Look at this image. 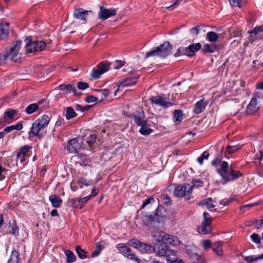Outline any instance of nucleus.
Segmentation results:
<instances>
[{"instance_id":"1","label":"nucleus","mask_w":263,"mask_h":263,"mask_svg":"<svg viewBox=\"0 0 263 263\" xmlns=\"http://www.w3.org/2000/svg\"><path fill=\"white\" fill-rule=\"evenodd\" d=\"M217 173L222 179V184L233 181L243 176L241 172L234 170L231 166H229L228 162L225 161H223L222 164L218 170Z\"/></svg>"},{"instance_id":"2","label":"nucleus","mask_w":263,"mask_h":263,"mask_svg":"<svg viewBox=\"0 0 263 263\" xmlns=\"http://www.w3.org/2000/svg\"><path fill=\"white\" fill-rule=\"evenodd\" d=\"M22 46V41H17L10 49H6L3 53L0 54V64L5 63L7 61L18 62L21 59L20 50Z\"/></svg>"},{"instance_id":"3","label":"nucleus","mask_w":263,"mask_h":263,"mask_svg":"<svg viewBox=\"0 0 263 263\" xmlns=\"http://www.w3.org/2000/svg\"><path fill=\"white\" fill-rule=\"evenodd\" d=\"M153 249L156 256L165 257L168 263L176 258V252L170 249L165 242L156 241L155 243Z\"/></svg>"},{"instance_id":"4","label":"nucleus","mask_w":263,"mask_h":263,"mask_svg":"<svg viewBox=\"0 0 263 263\" xmlns=\"http://www.w3.org/2000/svg\"><path fill=\"white\" fill-rule=\"evenodd\" d=\"M172 48V46L170 42L166 41L159 46L154 47L150 51L147 52L145 58L155 56L165 58L171 54Z\"/></svg>"},{"instance_id":"5","label":"nucleus","mask_w":263,"mask_h":263,"mask_svg":"<svg viewBox=\"0 0 263 263\" xmlns=\"http://www.w3.org/2000/svg\"><path fill=\"white\" fill-rule=\"evenodd\" d=\"M50 120L48 115H42L33 122L29 134H32L34 136H39V132L48 125Z\"/></svg>"},{"instance_id":"6","label":"nucleus","mask_w":263,"mask_h":263,"mask_svg":"<svg viewBox=\"0 0 263 263\" xmlns=\"http://www.w3.org/2000/svg\"><path fill=\"white\" fill-rule=\"evenodd\" d=\"M27 42L25 49L28 53H35L43 51L46 46V43L43 41H32L31 36L26 37Z\"/></svg>"},{"instance_id":"7","label":"nucleus","mask_w":263,"mask_h":263,"mask_svg":"<svg viewBox=\"0 0 263 263\" xmlns=\"http://www.w3.org/2000/svg\"><path fill=\"white\" fill-rule=\"evenodd\" d=\"M83 142L82 137H78L74 138L67 142L65 149L70 154H77L81 149Z\"/></svg>"},{"instance_id":"8","label":"nucleus","mask_w":263,"mask_h":263,"mask_svg":"<svg viewBox=\"0 0 263 263\" xmlns=\"http://www.w3.org/2000/svg\"><path fill=\"white\" fill-rule=\"evenodd\" d=\"M204 220L202 222V224L197 228V231L202 235H206L211 233L212 231V217L208 213L204 212Z\"/></svg>"},{"instance_id":"9","label":"nucleus","mask_w":263,"mask_h":263,"mask_svg":"<svg viewBox=\"0 0 263 263\" xmlns=\"http://www.w3.org/2000/svg\"><path fill=\"white\" fill-rule=\"evenodd\" d=\"M192 193V187H191L189 184H184L183 185H179L174 191V194L176 197H185L186 199H190Z\"/></svg>"},{"instance_id":"10","label":"nucleus","mask_w":263,"mask_h":263,"mask_svg":"<svg viewBox=\"0 0 263 263\" xmlns=\"http://www.w3.org/2000/svg\"><path fill=\"white\" fill-rule=\"evenodd\" d=\"M158 210L153 214H146L143 217V221L145 223L150 227H157L156 224H158L162 219V216L158 214Z\"/></svg>"},{"instance_id":"11","label":"nucleus","mask_w":263,"mask_h":263,"mask_svg":"<svg viewBox=\"0 0 263 263\" xmlns=\"http://www.w3.org/2000/svg\"><path fill=\"white\" fill-rule=\"evenodd\" d=\"M117 248L119 249L120 252L127 258L137 261L140 263L141 260L138 258L137 256L135 253L131 250L130 248H128L123 243L118 244Z\"/></svg>"},{"instance_id":"12","label":"nucleus","mask_w":263,"mask_h":263,"mask_svg":"<svg viewBox=\"0 0 263 263\" xmlns=\"http://www.w3.org/2000/svg\"><path fill=\"white\" fill-rule=\"evenodd\" d=\"M166 99L164 95L152 96L149 98V100L152 104L161 106L165 108L173 105L172 102L166 101Z\"/></svg>"},{"instance_id":"13","label":"nucleus","mask_w":263,"mask_h":263,"mask_svg":"<svg viewBox=\"0 0 263 263\" xmlns=\"http://www.w3.org/2000/svg\"><path fill=\"white\" fill-rule=\"evenodd\" d=\"M108 69V64L101 62L97 66L96 68L92 69L90 76L94 79H99L103 73L106 72Z\"/></svg>"},{"instance_id":"14","label":"nucleus","mask_w":263,"mask_h":263,"mask_svg":"<svg viewBox=\"0 0 263 263\" xmlns=\"http://www.w3.org/2000/svg\"><path fill=\"white\" fill-rule=\"evenodd\" d=\"M116 9L114 8L109 9L105 8L103 6L100 7V11L98 13V17L102 20H105L111 16L116 15Z\"/></svg>"},{"instance_id":"15","label":"nucleus","mask_w":263,"mask_h":263,"mask_svg":"<svg viewBox=\"0 0 263 263\" xmlns=\"http://www.w3.org/2000/svg\"><path fill=\"white\" fill-rule=\"evenodd\" d=\"M32 148V146L29 145H25L21 147L19 151L17 153L16 158L20 160L23 164H25L26 159L30 156L29 151Z\"/></svg>"},{"instance_id":"16","label":"nucleus","mask_w":263,"mask_h":263,"mask_svg":"<svg viewBox=\"0 0 263 263\" xmlns=\"http://www.w3.org/2000/svg\"><path fill=\"white\" fill-rule=\"evenodd\" d=\"M138 77H132L128 78L123 80L118 85L117 89L115 92V96L116 95L117 92L120 90L121 88H124L130 85H135L138 81Z\"/></svg>"},{"instance_id":"17","label":"nucleus","mask_w":263,"mask_h":263,"mask_svg":"<svg viewBox=\"0 0 263 263\" xmlns=\"http://www.w3.org/2000/svg\"><path fill=\"white\" fill-rule=\"evenodd\" d=\"M259 107L257 106V102L256 98L254 96L251 100L249 104L248 105L246 112L248 115H253L255 113L258 109Z\"/></svg>"},{"instance_id":"18","label":"nucleus","mask_w":263,"mask_h":263,"mask_svg":"<svg viewBox=\"0 0 263 263\" xmlns=\"http://www.w3.org/2000/svg\"><path fill=\"white\" fill-rule=\"evenodd\" d=\"M73 15L74 18L81 19L83 20L84 23H86V17L88 15V11H86L82 8H79L74 10Z\"/></svg>"},{"instance_id":"19","label":"nucleus","mask_w":263,"mask_h":263,"mask_svg":"<svg viewBox=\"0 0 263 263\" xmlns=\"http://www.w3.org/2000/svg\"><path fill=\"white\" fill-rule=\"evenodd\" d=\"M208 105V102L204 100V99H201L198 101L195 105L194 112L196 114H199L204 111L206 106Z\"/></svg>"},{"instance_id":"20","label":"nucleus","mask_w":263,"mask_h":263,"mask_svg":"<svg viewBox=\"0 0 263 263\" xmlns=\"http://www.w3.org/2000/svg\"><path fill=\"white\" fill-rule=\"evenodd\" d=\"M9 35V23L0 24V40L6 39Z\"/></svg>"},{"instance_id":"21","label":"nucleus","mask_w":263,"mask_h":263,"mask_svg":"<svg viewBox=\"0 0 263 263\" xmlns=\"http://www.w3.org/2000/svg\"><path fill=\"white\" fill-rule=\"evenodd\" d=\"M201 48V44L200 43L192 44L186 47V51L187 55L191 57L192 55L191 53H195L200 49Z\"/></svg>"},{"instance_id":"22","label":"nucleus","mask_w":263,"mask_h":263,"mask_svg":"<svg viewBox=\"0 0 263 263\" xmlns=\"http://www.w3.org/2000/svg\"><path fill=\"white\" fill-rule=\"evenodd\" d=\"M142 253H152L154 252L153 247L145 242H141L138 249Z\"/></svg>"},{"instance_id":"23","label":"nucleus","mask_w":263,"mask_h":263,"mask_svg":"<svg viewBox=\"0 0 263 263\" xmlns=\"http://www.w3.org/2000/svg\"><path fill=\"white\" fill-rule=\"evenodd\" d=\"M165 243H168L171 245L177 246L180 244V241L179 238L175 236L170 235L167 234L166 236V239L164 242Z\"/></svg>"},{"instance_id":"24","label":"nucleus","mask_w":263,"mask_h":263,"mask_svg":"<svg viewBox=\"0 0 263 263\" xmlns=\"http://www.w3.org/2000/svg\"><path fill=\"white\" fill-rule=\"evenodd\" d=\"M167 234L161 231H155L152 233V236L156 239V241H163L166 239Z\"/></svg>"},{"instance_id":"25","label":"nucleus","mask_w":263,"mask_h":263,"mask_svg":"<svg viewBox=\"0 0 263 263\" xmlns=\"http://www.w3.org/2000/svg\"><path fill=\"white\" fill-rule=\"evenodd\" d=\"M217 46L215 44H205L202 48L204 53H213L217 50Z\"/></svg>"},{"instance_id":"26","label":"nucleus","mask_w":263,"mask_h":263,"mask_svg":"<svg viewBox=\"0 0 263 263\" xmlns=\"http://www.w3.org/2000/svg\"><path fill=\"white\" fill-rule=\"evenodd\" d=\"M49 200L51 202L52 206L54 208L60 207L63 202L62 199L55 195L50 196Z\"/></svg>"},{"instance_id":"27","label":"nucleus","mask_w":263,"mask_h":263,"mask_svg":"<svg viewBox=\"0 0 263 263\" xmlns=\"http://www.w3.org/2000/svg\"><path fill=\"white\" fill-rule=\"evenodd\" d=\"M64 252L66 256L67 263H71L76 261V256L71 251L66 250Z\"/></svg>"},{"instance_id":"28","label":"nucleus","mask_w":263,"mask_h":263,"mask_svg":"<svg viewBox=\"0 0 263 263\" xmlns=\"http://www.w3.org/2000/svg\"><path fill=\"white\" fill-rule=\"evenodd\" d=\"M75 250L78 256L81 259H83L87 257V252L82 249L80 246H76L75 247Z\"/></svg>"},{"instance_id":"29","label":"nucleus","mask_w":263,"mask_h":263,"mask_svg":"<svg viewBox=\"0 0 263 263\" xmlns=\"http://www.w3.org/2000/svg\"><path fill=\"white\" fill-rule=\"evenodd\" d=\"M39 108V105L36 103H32L28 105L26 108L25 109V112L28 115H31L36 111H37Z\"/></svg>"},{"instance_id":"30","label":"nucleus","mask_w":263,"mask_h":263,"mask_svg":"<svg viewBox=\"0 0 263 263\" xmlns=\"http://www.w3.org/2000/svg\"><path fill=\"white\" fill-rule=\"evenodd\" d=\"M77 116V114L73 108L70 106L66 108L65 117L67 120H70Z\"/></svg>"},{"instance_id":"31","label":"nucleus","mask_w":263,"mask_h":263,"mask_svg":"<svg viewBox=\"0 0 263 263\" xmlns=\"http://www.w3.org/2000/svg\"><path fill=\"white\" fill-rule=\"evenodd\" d=\"M212 248L217 255L220 256L222 255V244L221 242L217 241L215 242L212 246Z\"/></svg>"},{"instance_id":"32","label":"nucleus","mask_w":263,"mask_h":263,"mask_svg":"<svg viewBox=\"0 0 263 263\" xmlns=\"http://www.w3.org/2000/svg\"><path fill=\"white\" fill-rule=\"evenodd\" d=\"M19 253L17 251L13 250L11 252L10 259L7 263H18Z\"/></svg>"},{"instance_id":"33","label":"nucleus","mask_w":263,"mask_h":263,"mask_svg":"<svg viewBox=\"0 0 263 263\" xmlns=\"http://www.w3.org/2000/svg\"><path fill=\"white\" fill-rule=\"evenodd\" d=\"M218 35L213 31H210L206 33V39L210 42H216L218 39Z\"/></svg>"},{"instance_id":"34","label":"nucleus","mask_w":263,"mask_h":263,"mask_svg":"<svg viewBox=\"0 0 263 263\" xmlns=\"http://www.w3.org/2000/svg\"><path fill=\"white\" fill-rule=\"evenodd\" d=\"M183 111L175 110L173 115V119L175 122H180L183 119Z\"/></svg>"},{"instance_id":"35","label":"nucleus","mask_w":263,"mask_h":263,"mask_svg":"<svg viewBox=\"0 0 263 263\" xmlns=\"http://www.w3.org/2000/svg\"><path fill=\"white\" fill-rule=\"evenodd\" d=\"M241 145H228L226 147L225 153H227L230 154L234 153L236 151L241 149Z\"/></svg>"},{"instance_id":"36","label":"nucleus","mask_w":263,"mask_h":263,"mask_svg":"<svg viewBox=\"0 0 263 263\" xmlns=\"http://www.w3.org/2000/svg\"><path fill=\"white\" fill-rule=\"evenodd\" d=\"M139 129V132L143 135H148L150 134L152 131V129L147 126V123L142 124Z\"/></svg>"},{"instance_id":"37","label":"nucleus","mask_w":263,"mask_h":263,"mask_svg":"<svg viewBox=\"0 0 263 263\" xmlns=\"http://www.w3.org/2000/svg\"><path fill=\"white\" fill-rule=\"evenodd\" d=\"M17 114V111L13 109H8L4 113V118L6 119H12Z\"/></svg>"},{"instance_id":"38","label":"nucleus","mask_w":263,"mask_h":263,"mask_svg":"<svg viewBox=\"0 0 263 263\" xmlns=\"http://www.w3.org/2000/svg\"><path fill=\"white\" fill-rule=\"evenodd\" d=\"M71 84H68L67 85L61 84L58 87V89L62 91H67V93L71 92V89H72Z\"/></svg>"},{"instance_id":"39","label":"nucleus","mask_w":263,"mask_h":263,"mask_svg":"<svg viewBox=\"0 0 263 263\" xmlns=\"http://www.w3.org/2000/svg\"><path fill=\"white\" fill-rule=\"evenodd\" d=\"M132 118L138 126H141L142 124H145L146 122V121L143 120L140 117H138L135 114L132 116Z\"/></svg>"},{"instance_id":"40","label":"nucleus","mask_w":263,"mask_h":263,"mask_svg":"<svg viewBox=\"0 0 263 263\" xmlns=\"http://www.w3.org/2000/svg\"><path fill=\"white\" fill-rule=\"evenodd\" d=\"M199 205H206L208 209L214 208L215 205L213 203L212 199L211 198L205 199L199 203Z\"/></svg>"},{"instance_id":"41","label":"nucleus","mask_w":263,"mask_h":263,"mask_svg":"<svg viewBox=\"0 0 263 263\" xmlns=\"http://www.w3.org/2000/svg\"><path fill=\"white\" fill-rule=\"evenodd\" d=\"M162 203L163 204L169 205L172 203L171 198L166 194H163L160 196Z\"/></svg>"},{"instance_id":"42","label":"nucleus","mask_w":263,"mask_h":263,"mask_svg":"<svg viewBox=\"0 0 263 263\" xmlns=\"http://www.w3.org/2000/svg\"><path fill=\"white\" fill-rule=\"evenodd\" d=\"M141 242H142L136 238H133L128 241V243L130 246H133L136 249H138V247Z\"/></svg>"},{"instance_id":"43","label":"nucleus","mask_w":263,"mask_h":263,"mask_svg":"<svg viewBox=\"0 0 263 263\" xmlns=\"http://www.w3.org/2000/svg\"><path fill=\"white\" fill-rule=\"evenodd\" d=\"M222 163L223 161H222L220 158H217L212 161V164L213 166L216 167V171L218 172V170L219 169V167L221 166V165L222 164Z\"/></svg>"},{"instance_id":"44","label":"nucleus","mask_w":263,"mask_h":263,"mask_svg":"<svg viewBox=\"0 0 263 263\" xmlns=\"http://www.w3.org/2000/svg\"><path fill=\"white\" fill-rule=\"evenodd\" d=\"M97 139V136L95 134H91L87 138V143L88 145L91 147L96 142Z\"/></svg>"},{"instance_id":"45","label":"nucleus","mask_w":263,"mask_h":263,"mask_svg":"<svg viewBox=\"0 0 263 263\" xmlns=\"http://www.w3.org/2000/svg\"><path fill=\"white\" fill-rule=\"evenodd\" d=\"M72 205L75 208L82 209L83 207V201L81 198H77L73 200L72 202Z\"/></svg>"},{"instance_id":"46","label":"nucleus","mask_w":263,"mask_h":263,"mask_svg":"<svg viewBox=\"0 0 263 263\" xmlns=\"http://www.w3.org/2000/svg\"><path fill=\"white\" fill-rule=\"evenodd\" d=\"M262 32H263V28L262 26H256L253 29L248 32L256 35V36H259L258 34Z\"/></svg>"},{"instance_id":"47","label":"nucleus","mask_w":263,"mask_h":263,"mask_svg":"<svg viewBox=\"0 0 263 263\" xmlns=\"http://www.w3.org/2000/svg\"><path fill=\"white\" fill-rule=\"evenodd\" d=\"M181 55H187V52L186 51V49L185 47H181L179 48L174 55L175 57H179Z\"/></svg>"},{"instance_id":"48","label":"nucleus","mask_w":263,"mask_h":263,"mask_svg":"<svg viewBox=\"0 0 263 263\" xmlns=\"http://www.w3.org/2000/svg\"><path fill=\"white\" fill-rule=\"evenodd\" d=\"M251 240L255 243L259 244L260 243V237L259 235L256 233H253L250 236Z\"/></svg>"},{"instance_id":"49","label":"nucleus","mask_w":263,"mask_h":263,"mask_svg":"<svg viewBox=\"0 0 263 263\" xmlns=\"http://www.w3.org/2000/svg\"><path fill=\"white\" fill-rule=\"evenodd\" d=\"M192 185L191 186V187H192V189L194 187H198V186H202L203 185V182L202 181L199 179H193L192 181Z\"/></svg>"},{"instance_id":"50","label":"nucleus","mask_w":263,"mask_h":263,"mask_svg":"<svg viewBox=\"0 0 263 263\" xmlns=\"http://www.w3.org/2000/svg\"><path fill=\"white\" fill-rule=\"evenodd\" d=\"M9 233L13 235L17 236L18 235V228L16 224H12L11 226V230Z\"/></svg>"},{"instance_id":"51","label":"nucleus","mask_w":263,"mask_h":263,"mask_svg":"<svg viewBox=\"0 0 263 263\" xmlns=\"http://www.w3.org/2000/svg\"><path fill=\"white\" fill-rule=\"evenodd\" d=\"M77 87L79 89L84 90L88 88L89 84L87 82H79L77 83Z\"/></svg>"},{"instance_id":"52","label":"nucleus","mask_w":263,"mask_h":263,"mask_svg":"<svg viewBox=\"0 0 263 263\" xmlns=\"http://www.w3.org/2000/svg\"><path fill=\"white\" fill-rule=\"evenodd\" d=\"M125 62L122 60H116L115 62L114 68L119 69L125 65Z\"/></svg>"},{"instance_id":"53","label":"nucleus","mask_w":263,"mask_h":263,"mask_svg":"<svg viewBox=\"0 0 263 263\" xmlns=\"http://www.w3.org/2000/svg\"><path fill=\"white\" fill-rule=\"evenodd\" d=\"M96 91L100 92L104 98H106L110 94L109 90L107 89H97Z\"/></svg>"},{"instance_id":"54","label":"nucleus","mask_w":263,"mask_h":263,"mask_svg":"<svg viewBox=\"0 0 263 263\" xmlns=\"http://www.w3.org/2000/svg\"><path fill=\"white\" fill-rule=\"evenodd\" d=\"M98 100V98H97L93 96H92V95L88 96L86 97V98L85 99V101L88 103H92V102H96Z\"/></svg>"},{"instance_id":"55","label":"nucleus","mask_w":263,"mask_h":263,"mask_svg":"<svg viewBox=\"0 0 263 263\" xmlns=\"http://www.w3.org/2000/svg\"><path fill=\"white\" fill-rule=\"evenodd\" d=\"M202 246L204 249H208L212 247V242L210 240H204L202 242Z\"/></svg>"},{"instance_id":"56","label":"nucleus","mask_w":263,"mask_h":263,"mask_svg":"<svg viewBox=\"0 0 263 263\" xmlns=\"http://www.w3.org/2000/svg\"><path fill=\"white\" fill-rule=\"evenodd\" d=\"M261 38L259 36H256L252 33H250V36L248 37V41L250 42H253L257 40H260Z\"/></svg>"},{"instance_id":"57","label":"nucleus","mask_w":263,"mask_h":263,"mask_svg":"<svg viewBox=\"0 0 263 263\" xmlns=\"http://www.w3.org/2000/svg\"><path fill=\"white\" fill-rule=\"evenodd\" d=\"M230 5L233 7H238L240 8V2L241 0H229Z\"/></svg>"},{"instance_id":"58","label":"nucleus","mask_w":263,"mask_h":263,"mask_svg":"<svg viewBox=\"0 0 263 263\" xmlns=\"http://www.w3.org/2000/svg\"><path fill=\"white\" fill-rule=\"evenodd\" d=\"M200 29V26H197L192 28L190 30V32L191 33L195 34L196 35V36H197L198 35V34L199 33Z\"/></svg>"},{"instance_id":"59","label":"nucleus","mask_w":263,"mask_h":263,"mask_svg":"<svg viewBox=\"0 0 263 263\" xmlns=\"http://www.w3.org/2000/svg\"><path fill=\"white\" fill-rule=\"evenodd\" d=\"M180 0H176L175 2L170 6L166 7V8L169 10H174L177 6H178L180 4Z\"/></svg>"},{"instance_id":"60","label":"nucleus","mask_w":263,"mask_h":263,"mask_svg":"<svg viewBox=\"0 0 263 263\" xmlns=\"http://www.w3.org/2000/svg\"><path fill=\"white\" fill-rule=\"evenodd\" d=\"M254 223L256 224L255 228L257 229H260L263 226V216L260 219L254 221Z\"/></svg>"},{"instance_id":"61","label":"nucleus","mask_w":263,"mask_h":263,"mask_svg":"<svg viewBox=\"0 0 263 263\" xmlns=\"http://www.w3.org/2000/svg\"><path fill=\"white\" fill-rule=\"evenodd\" d=\"M243 259L248 263H251L253 261H256V258L255 256H245Z\"/></svg>"},{"instance_id":"62","label":"nucleus","mask_w":263,"mask_h":263,"mask_svg":"<svg viewBox=\"0 0 263 263\" xmlns=\"http://www.w3.org/2000/svg\"><path fill=\"white\" fill-rule=\"evenodd\" d=\"M6 168L3 167L1 164H0V179L2 180L5 178V176L4 174V173L7 172Z\"/></svg>"},{"instance_id":"63","label":"nucleus","mask_w":263,"mask_h":263,"mask_svg":"<svg viewBox=\"0 0 263 263\" xmlns=\"http://www.w3.org/2000/svg\"><path fill=\"white\" fill-rule=\"evenodd\" d=\"M78 183L81 184H83L86 186L90 185V181H87L85 179L81 178L78 180Z\"/></svg>"},{"instance_id":"64","label":"nucleus","mask_w":263,"mask_h":263,"mask_svg":"<svg viewBox=\"0 0 263 263\" xmlns=\"http://www.w3.org/2000/svg\"><path fill=\"white\" fill-rule=\"evenodd\" d=\"M101 248L99 247L97 250L93 251L91 255V257L93 258L97 257L101 252Z\"/></svg>"}]
</instances>
